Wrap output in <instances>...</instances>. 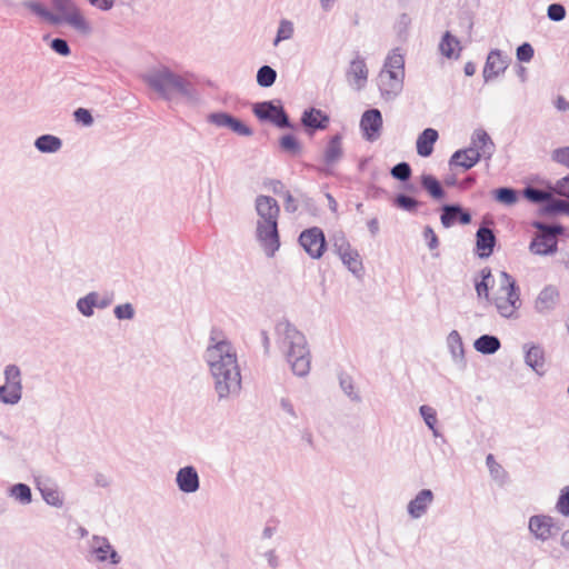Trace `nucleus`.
Wrapping results in <instances>:
<instances>
[{"mask_svg": "<svg viewBox=\"0 0 569 569\" xmlns=\"http://www.w3.org/2000/svg\"><path fill=\"white\" fill-rule=\"evenodd\" d=\"M213 329L210 340L214 343L206 350V361L214 380V390L219 400L238 393L241 389V373L237 361V353L228 340L216 341Z\"/></svg>", "mask_w": 569, "mask_h": 569, "instance_id": "nucleus-1", "label": "nucleus"}, {"mask_svg": "<svg viewBox=\"0 0 569 569\" xmlns=\"http://www.w3.org/2000/svg\"><path fill=\"white\" fill-rule=\"evenodd\" d=\"M142 79L150 89L166 101H173L178 98L188 101H196L198 99V91L194 84L167 66L151 69L143 74Z\"/></svg>", "mask_w": 569, "mask_h": 569, "instance_id": "nucleus-2", "label": "nucleus"}, {"mask_svg": "<svg viewBox=\"0 0 569 569\" xmlns=\"http://www.w3.org/2000/svg\"><path fill=\"white\" fill-rule=\"evenodd\" d=\"M254 208L259 217L257 221L256 239L266 254L273 257L276 251L280 248V234L278 229L280 206L274 198L260 194L256 198Z\"/></svg>", "mask_w": 569, "mask_h": 569, "instance_id": "nucleus-3", "label": "nucleus"}, {"mask_svg": "<svg viewBox=\"0 0 569 569\" xmlns=\"http://www.w3.org/2000/svg\"><path fill=\"white\" fill-rule=\"evenodd\" d=\"M276 332L283 337V343L288 346L286 357L293 375L306 377L310 371L311 356L305 335L287 319L276 325Z\"/></svg>", "mask_w": 569, "mask_h": 569, "instance_id": "nucleus-4", "label": "nucleus"}, {"mask_svg": "<svg viewBox=\"0 0 569 569\" xmlns=\"http://www.w3.org/2000/svg\"><path fill=\"white\" fill-rule=\"evenodd\" d=\"M531 227L538 232L532 237L529 250L537 256H551L558 251V236L566 232L560 223L549 224L541 220H533Z\"/></svg>", "mask_w": 569, "mask_h": 569, "instance_id": "nucleus-5", "label": "nucleus"}, {"mask_svg": "<svg viewBox=\"0 0 569 569\" xmlns=\"http://www.w3.org/2000/svg\"><path fill=\"white\" fill-rule=\"evenodd\" d=\"M22 6L29 9L33 14L40 17L53 26H59L62 22H67L82 34H89L92 31L90 23L77 7L72 11L66 12L64 16H59L52 13L47 7L36 0H26L22 2Z\"/></svg>", "mask_w": 569, "mask_h": 569, "instance_id": "nucleus-6", "label": "nucleus"}, {"mask_svg": "<svg viewBox=\"0 0 569 569\" xmlns=\"http://www.w3.org/2000/svg\"><path fill=\"white\" fill-rule=\"evenodd\" d=\"M252 113L260 122L271 123L278 129H293L281 100H264L252 104Z\"/></svg>", "mask_w": 569, "mask_h": 569, "instance_id": "nucleus-7", "label": "nucleus"}, {"mask_svg": "<svg viewBox=\"0 0 569 569\" xmlns=\"http://www.w3.org/2000/svg\"><path fill=\"white\" fill-rule=\"evenodd\" d=\"M342 139L343 136L340 132H337L329 137L322 153V164H308V167L318 172L319 174H323L327 177L333 176L335 166H337L340 162L345 154Z\"/></svg>", "mask_w": 569, "mask_h": 569, "instance_id": "nucleus-8", "label": "nucleus"}, {"mask_svg": "<svg viewBox=\"0 0 569 569\" xmlns=\"http://www.w3.org/2000/svg\"><path fill=\"white\" fill-rule=\"evenodd\" d=\"M4 385L0 386V402L17 405L22 398V373L17 365H8L3 370Z\"/></svg>", "mask_w": 569, "mask_h": 569, "instance_id": "nucleus-9", "label": "nucleus"}, {"mask_svg": "<svg viewBox=\"0 0 569 569\" xmlns=\"http://www.w3.org/2000/svg\"><path fill=\"white\" fill-rule=\"evenodd\" d=\"M298 241L312 259H320L328 247L325 232L319 227H310L301 231Z\"/></svg>", "mask_w": 569, "mask_h": 569, "instance_id": "nucleus-10", "label": "nucleus"}, {"mask_svg": "<svg viewBox=\"0 0 569 569\" xmlns=\"http://www.w3.org/2000/svg\"><path fill=\"white\" fill-rule=\"evenodd\" d=\"M207 122L218 128H227L241 137H250L253 130L241 119L227 111H216L207 116Z\"/></svg>", "mask_w": 569, "mask_h": 569, "instance_id": "nucleus-11", "label": "nucleus"}, {"mask_svg": "<svg viewBox=\"0 0 569 569\" xmlns=\"http://www.w3.org/2000/svg\"><path fill=\"white\" fill-rule=\"evenodd\" d=\"M440 222L445 229H449L455 224L467 226L472 221V214L469 209L459 202L443 203L439 208Z\"/></svg>", "mask_w": 569, "mask_h": 569, "instance_id": "nucleus-12", "label": "nucleus"}, {"mask_svg": "<svg viewBox=\"0 0 569 569\" xmlns=\"http://www.w3.org/2000/svg\"><path fill=\"white\" fill-rule=\"evenodd\" d=\"M383 119L382 113L377 108L366 110L360 119V130L362 137L370 142L379 139L382 130Z\"/></svg>", "mask_w": 569, "mask_h": 569, "instance_id": "nucleus-13", "label": "nucleus"}, {"mask_svg": "<svg viewBox=\"0 0 569 569\" xmlns=\"http://www.w3.org/2000/svg\"><path fill=\"white\" fill-rule=\"evenodd\" d=\"M305 132L312 137L317 131L326 130L330 124V117L321 109L309 107L303 110L300 118Z\"/></svg>", "mask_w": 569, "mask_h": 569, "instance_id": "nucleus-14", "label": "nucleus"}, {"mask_svg": "<svg viewBox=\"0 0 569 569\" xmlns=\"http://www.w3.org/2000/svg\"><path fill=\"white\" fill-rule=\"evenodd\" d=\"M510 60V57L508 54H503L501 50H490L482 70L485 82H489L502 74L508 68Z\"/></svg>", "mask_w": 569, "mask_h": 569, "instance_id": "nucleus-15", "label": "nucleus"}, {"mask_svg": "<svg viewBox=\"0 0 569 569\" xmlns=\"http://www.w3.org/2000/svg\"><path fill=\"white\" fill-rule=\"evenodd\" d=\"M480 160L481 154L479 149L467 147L456 150L451 154L448 164L451 170L453 168H461L463 171H468L473 168Z\"/></svg>", "mask_w": 569, "mask_h": 569, "instance_id": "nucleus-16", "label": "nucleus"}, {"mask_svg": "<svg viewBox=\"0 0 569 569\" xmlns=\"http://www.w3.org/2000/svg\"><path fill=\"white\" fill-rule=\"evenodd\" d=\"M92 541V553L96 555L99 562L109 561L111 565H119L121 562L120 555L107 537L94 535Z\"/></svg>", "mask_w": 569, "mask_h": 569, "instance_id": "nucleus-17", "label": "nucleus"}, {"mask_svg": "<svg viewBox=\"0 0 569 569\" xmlns=\"http://www.w3.org/2000/svg\"><path fill=\"white\" fill-rule=\"evenodd\" d=\"M176 485L183 493H194L200 488V478L196 467L189 465L180 468L176 473Z\"/></svg>", "mask_w": 569, "mask_h": 569, "instance_id": "nucleus-18", "label": "nucleus"}, {"mask_svg": "<svg viewBox=\"0 0 569 569\" xmlns=\"http://www.w3.org/2000/svg\"><path fill=\"white\" fill-rule=\"evenodd\" d=\"M497 244V237L492 229L480 226L476 232V252L479 258H489Z\"/></svg>", "mask_w": 569, "mask_h": 569, "instance_id": "nucleus-19", "label": "nucleus"}, {"mask_svg": "<svg viewBox=\"0 0 569 569\" xmlns=\"http://www.w3.org/2000/svg\"><path fill=\"white\" fill-rule=\"evenodd\" d=\"M525 363L531 368L538 376L546 373L545 368V349L538 343H525Z\"/></svg>", "mask_w": 569, "mask_h": 569, "instance_id": "nucleus-20", "label": "nucleus"}, {"mask_svg": "<svg viewBox=\"0 0 569 569\" xmlns=\"http://www.w3.org/2000/svg\"><path fill=\"white\" fill-rule=\"evenodd\" d=\"M433 492L430 489L420 490L416 497L409 501L407 511L413 519L421 518L428 510L429 506L433 501Z\"/></svg>", "mask_w": 569, "mask_h": 569, "instance_id": "nucleus-21", "label": "nucleus"}, {"mask_svg": "<svg viewBox=\"0 0 569 569\" xmlns=\"http://www.w3.org/2000/svg\"><path fill=\"white\" fill-rule=\"evenodd\" d=\"M438 139L439 133L436 129L426 128L422 130L416 141L417 153L422 158L430 157L433 152V147Z\"/></svg>", "mask_w": 569, "mask_h": 569, "instance_id": "nucleus-22", "label": "nucleus"}, {"mask_svg": "<svg viewBox=\"0 0 569 569\" xmlns=\"http://www.w3.org/2000/svg\"><path fill=\"white\" fill-rule=\"evenodd\" d=\"M550 516L535 515L529 518V531L539 540L547 541L550 538Z\"/></svg>", "mask_w": 569, "mask_h": 569, "instance_id": "nucleus-23", "label": "nucleus"}, {"mask_svg": "<svg viewBox=\"0 0 569 569\" xmlns=\"http://www.w3.org/2000/svg\"><path fill=\"white\" fill-rule=\"evenodd\" d=\"M447 343L453 362L460 368H465V348L460 333L457 330H452L447 337Z\"/></svg>", "mask_w": 569, "mask_h": 569, "instance_id": "nucleus-24", "label": "nucleus"}, {"mask_svg": "<svg viewBox=\"0 0 569 569\" xmlns=\"http://www.w3.org/2000/svg\"><path fill=\"white\" fill-rule=\"evenodd\" d=\"M473 348L481 355L490 356L501 348V342L497 336L485 333L475 340Z\"/></svg>", "mask_w": 569, "mask_h": 569, "instance_id": "nucleus-25", "label": "nucleus"}, {"mask_svg": "<svg viewBox=\"0 0 569 569\" xmlns=\"http://www.w3.org/2000/svg\"><path fill=\"white\" fill-rule=\"evenodd\" d=\"M339 258L355 277H357L358 279L362 278L365 273V268L358 250L352 248L339 254Z\"/></svg>", "mask_w": 569, "mask_h": 569, "instance_id": "nucleus-26", "label": "nucleus"}, {"mask_svg": "<svg viewBox=\"0 0 569 569\" xmlns=\"http://www.w3.org/2000/svg\"><path fill=\"white\" fill-rule=\"evenodd\" d=\"M420 184L423 190L435 200L446 198V191L441 182L431 173H423L420 177Z\"/></svg>", "mask_w": 569, "mask_h": 569, "instance_id": "nucleus-27", "label": "nucleus"}, {"mask_svg": "<svg viewBox=\"0 0 569 569\" xmlns=\"http://www.w3.org/2000/svg\"><path fill=\"white\" fill-rule=\"evenodd\" d=\"M559 297V291L556 287L549 284L546 286L536 300V309L538 312H543L546 310H551L555 308L557 299Z\"/></svg>", "mask_w": 569, "mask_h": 569, "instance_id": "nucleus-28", "label": "nucleus"}, {"mask_svg": "<svg viewBox=\"0 0 569 569\" xmlns=\"http://www.w3.org/2000/svg\"><path fill=\"white\" fill-rule=\"evenodd\" d=\"M500 290H506V293H507L506 298L513 305H517L518 308H520L521 300H520L519 286L517 284V281L515 280V278L506 271L501 272Z\"/></svg>", "mask_w": 569, "mask_h": 569, "instance_id": "nucleus-29", "label": "nucleus"}, {"mask_svg": "<svg viewBox=\"0 0 569 569\" xmlns=\"http://www.w3.org/2000/svg\"><path fill=\"white\" fill-rule=\"evenodd\" d=\"M378 87L381 98L385 101H392L402 92L403 82L382 79L378 76Z\"/></svg>", "mask_w": 569, "mask_h": 569, "instance_id": "nucleus-30", "label": "nucleus"}, {"mask_svg": "<svg viewBox=\"0 0 569 569\" xmlns=\"http://www.w3.org/2000/svg\"><path fill=\"white\" fill-rule=\"evenodd\" d=\"M34 147L42 153H54L62 147V140L53 134L46 133L34 140Z\"/></svg>", "mask_w": 569, "mask_h": 569, "instance_id": "nucleus-31", "label": "nucleus"}, {"mask_svg": "<svg viewBox=\"0 0 569 569\" xmlns=\"http://www.w3.org/2000/svg\"><path fill=\"white\" fill-rule=\"evenodd\" d=\"M492 199L501 204L511 207L519 200V191L512 187H499L491 191Z\"/></svg>", "mask_w": 569, "mask_h": 569, "instance_id": "nucleus-32", "label": "nucleus"}, {"mask_svg": "<svg viewBox=\"0 0 569 569\" xmlns=\"http://www.w3.org/2000/svg\"><path fill=\"white\" fill-rule=\"evenodd\" d=\"M566 209L567 202L552 197L550 193V198L541 203L538 212L540 216L553 217L561 213L566 214Z\"/></svg>", "mask_w": 569, "mask_h": 569, "instance_id": "nucleus-33", "label": "nucleus"}, {"mask_svg": "<svg viewBox=\"0 0 569 569\" xmlns=\"http://www.w3.org/2000/svg\"><path fill=\"white\" fill-rule=\"evenodd\" d=\"M392 204L409 213H416L421 206V202L407 193L400 192L393 197Z\"/></svg>", "mask_w": 569, "mask_h": 569, "instance_id": "nucleus-34", "label": "nucleus"}, {"mask_svg": "<svg viewBox=\"0 0 569 569\" xmlns=\"http://www.w3.org/2000/svg\"><path fill=\"white\" fill-rule=\"evenodd\" d=\"M480 279H475V289L479 298L489 299L490 281H492V273L489 267H485L479 272Z\"/></svg>", "mask_w": 569, "mask_h": 569, "instance_id": "nucleus-35", "label": "nucleus"}, {"mask_svg": "<svg viewBox=\"0 0 569 569\" xmlns=\"http://www.w3.org/2000/svg\"><path fill=\"white\" fill-rule=\"evenodd\" d=\"M96 298H98V292L91 291L77 300V309L83 317L90 318L93 316L97 306Z\"/></svg>", "mask_w": 569, "mask_h": 569, "instance_id": "nucleus-36", "label": "nucleus"}, {"mask_svg": "<svg viewBox=\"0 0 569 569\" xmlns=\"http://www.w3.org/2000/svg\"><path fill=\"white\" fill-rule=\"evenodd\" d=\"M348 76H352L357 82H366L368 78V69L363 58L359 54L350 62Z\"/></svg>", "mask_w": 569, "mask_h": 569, "instance_id": "nucleus-37", "label": "nucleus"}, {"mask_svg": "<svg viewBox=\"0 0 569 569\" xmlns=\"http://www.w3.org/2000/svg\"><path fill=\"white\" fill-rule=\"evenodd\" d=\"M277 76L278 73L276 69L268 64H263L258 69L256 80L259 87L270 88L274 84Z\"/></svg>", "mask_w": 569, "mask_h": 569, "instance_id": "nucleus-38", "label": "nucleus"}, {"mask_svg": "<svg viewBox=\"0 0 569 569\" xmlns=\"http://www.w3.org/2000/svg\"><path fill=\"white\" fill-rule=\"evenodd\" d=\"M419 413L422 417L427 427L432 431L433 437H442V435L437 428V411L428 405H422L419 408Z\"/></svg>", "mask_w": 569, "mask_h": 569, "instance_id": "nucleus-39", "label": "nucleus"}, {"mask_svg": "<svg viewBox=\"0 0 569 569\" xmlns=\"http://www.w3.org/2000/svg\"><path fill=\"white\" fill-rule=\"evenodd\" d=\"M460 44L457 37H455L450 31H446L440 40L439 50L442 56L448 59H451L455 56V47Z\"/></svg>", "mask_w": 569, "mask_h": 569, "instance_id": "nucleus-40", "label": "nucleus"}, {"mask_svg": "<svg viewBox=\"0 0 569 569\" xmlns=\"http://www.w3.org/2000/svg\"><path fill=\"white\" fill-rule=\"evenodd\" d=\"M522 196L529 202L541 206L543 201L550 198V192L533 186H527L522 190Z\"/></svg>", "mask_w": 569, "mask_h": 569, "instance_id": "nucleus-41", "label": "nucleus"}, {"mask_svg": "<svg viewBox=\"0 0 569 569\" xmlns=\"http://www.w3.org/2000/svg\"><path fill=\"white\" fill-rule=\"evenodd\" d=\"M279 147L282 151L292 156L301 152V143L292 133H286L279 139Z\"/></svg>", "mask_w": 569, "mask_h": 569, "instance_id": "nucleus-42", "label": "nucleus"}, {"mask_svg": "<svg viewBox=\"0 0 569 569\" xmlns=\"http://www.w3.org/2000/svg\"><path fill=\"white\" fill-rule=\"evenodd\" d=\"M10 495L22 505H28L32 501L31 488L22 482L11 486Z\"/></svg>", "mask_w": 569, "mask_h": 569, "instance_id": "nucleus-43", "label": "nucleus"}, {"mask_svg": "<svg viewBox=\"0 0 569 569\" xmlns=\"http://www.w3.org/2000/svg\"><path fill=\"white\" fill-rule=\"evenodd\" d=\"M390 174L393 179H396L402 183H406L410 180V178L412 176V169H411L410 163H408L406 161H401L391 168Z\"/></svg>", "mask_w": 569, "mask_h": 569, "instance_id": "nucleus-44", "label": "nucleus"}, {"mask_svg": "<svg viewBox=\"0 0 569 569\" xmlns=\"http://www.w3.org/2000/svg\"><path fill=\"white\" fill-rule=\"evenodd\" d=\"M293 36V23L287 19H282L279 23L273 46L277 47L281 41L288 40Z\"/></svg>", "mask_w": 569, "mask_h": 569, "instance_id": "nucleus-45", "label": "nucleus"}, {"mask_svg": "<svg viewBox=\"0 0 569 569\" xmlns=\"http://www.w3.org/2000/svg\"><path fill=\"white\" fill-rule=\"evenodd\" d=\"M339 385L342 391L356 402L361 401V397L355 391L353 380L349 375H339Z\"/></svg>", "mask_w": 569, "mask_h": 569, "instance_id": "nucleus-46", "label": "nucleus"}, {"mask_svg": "<svg viewBox=\"0 0 569 569\" xmlns=\"http://www.w3.org/2000/svg\"><path fill=\"white\" fill-rule=\"evenodd\" d=\"M495 306L500 316L505 318H511L515 315V312L519 309L517 305L510 302L506 297L496 298Z\"/></svg>", "mask_w": 569, "mask_h": 569, "instance_id": "nucleus-47", "label": "nucleus"}, {"mask_svg": "<svg viewBox=\"0 0 569 569\" xmlns=\"http://www.w3.org/2000/svg\"><path fill=\"white\" fill-rule=\"evenodd\" d=\"M385 68L405 70V57L400 53V49H393L386 58Z\"/></svg>", "mask_w": 569, "mask_h": 569, "instance_id": "nucleus-48", "label": "nucleus"}, {"mask_svg": "<svg viewBox=\"0 0 569 569\" xmlns=\"http://www.w3.org/2000/svg\"><path fill=\"white\" fill-rule=\"evenodd\" d=\"M556 510L563 517H569V486L563 487L560 490Z\"/></svg>", "mask_w": 569, "mask_h": 569, "instance_id": "nucleus-49", "label": "nucleus"}, {"mask_svg": "<svg viewBox=\"0 0 569 569\" xmlns=\"http://www.w3.org/2000/svg\"><path fill=\"white\" fill-rule=\"evenodd\" d=\"M113 315L118 320H131L133 319L136 311L130 302L118 305L113 309Z\"/></svg>", "mask_w": 569, "mask_h": 569, "instance_id": "nucleus-50", "label": "nucleus"}, {"mask_svg": "<svg viewBox=\"0 0 569 569\" xmlns=\"http://www.w3.org/2000/svg\"><path fill=\"white\" fill-rule=\"evenodd\" d=\"M41 496L43 500L53 507H61L63 505V500L60 497V493L58 490L52 488H42L40 489Z\"/></svg>", "mask_w": 569, "mask_h": 569, "instance_id": "nucleus-51", "label": "nucleus"}, {"mask_svg": "<svg viewBox=\"0 0 569 569\" xmlns=\"http://www.w3.org/2000/svg\"><path fill=\"white\" fill-rule=\"evenodd\" d=\"M332 249L339 256L350 249H352L350 242L346 238L343 232H338L332 239Z\"/></svg>", "mask_w": 569, "mask_h": 569, "instance_id": "nucleus-52", "label": "nucleus"}, {"mask_svg": "<svg viewBox=\"0 0 569 569\" xmlns=\"http://www.w3.org/2000/svg\"><path fill=\"white\" fill-rule=\"evenodd\" d=\"M535 56V49L529 42H522L517 47L516 57L519 62H530Z\"/></svg>", "mask_w": 569, "mask_h": 569, "instance_id": "nucleus-53", "label": "nucleus"}, {"mask_svg": "<svg viewBox=\"0 0 569 569\" xmlns=\"http://www.w3.org/2000/svg\"><path fill=\"white\" fill-rule=\"evenodd\" d=\"M50 48L61 57H69L71 54V48L68 41L63 38H53L49 43Z\"/></svg>", "mask_w": 569, "mask_h": 569, "instance_id": "nucleus-54", "label": "nucleus"}, {"mask_svg": "<svg viewBox=\"0 0 569 569\" xmlns=\"http://www.w3.org/2000/svg\"><path fill=\"white\" fill-rule=\"evenodd\" d=\"M547 17L555 22H560L566 18V8L563 4L555 2L548 6Z\"/></svg>", "mask_w": 569, "mask_h": 569, "instance_id": "nucleus-55", "label": "nucleus"}, {"mask_svg": "<svg viewBox=\"0 0 569 569\" xmlns=\"http://www.w3.org/2000/svg\"><path fill=\"white\" fill-rule=\"evenodd\" d=\"M491 141L490 136L483 129H477L473 131L471 136V143L469 147L473 148H480L485 147L488 148V142Z\"/></svg>", "mask_w": 569, "mask_h": 569, "instance_id": "nucleus-56", "label": "nucleus"}, {"mask_svg": "<svg viewBox=\"0 0 569 569\" xmlns=\"http://www.w3.org/2000/svg\"><path fill=\"white\" fill-rule=\"evenodd\" d=\"M73 118L76 122L81 123L84 127H90L94 121L91 111L86 108L76 109L73 111Z\"/></svg>", "mask_w": 569, "mask_h": 569, "instance_id": "nucleus-57", "label": "nucleus"}, {"mask_svg": "<svg viewBox=\"0 0 569 569\" xmlns=\"http://www.w3.org/2000/svg\"><path fill=\"white\" fill-rule=\"evenodd\" d=\"M379 77L382 79H390L398 82H403L405 70L385 68L380 71Z\"/></svg>", "mask_w": 569, "mask_h": 569, "instance_id": "nucleus-58", "label": "nucleus"}, {"mask_svg": "<svg viewBox=\"0 0 569 569\" xmlns=\"http://www.w3.org/2000/svg\"><path fill=\"white\" fill-rule=\"evenodd\" d=\"M422 236L427 242V246L430 250H435L439 247V239L436 234L435 230L430 226H426L423 228Z\"/></svg>", "mask_w": 569, "mask_h": 569, "instance_id": "nucleus-59", "label": "nucleus"}, {"mask_svg": "<svg viewBox=\"0 0 569 569\" xmlns=\"http://www.w3.org/2000/svg\"><path fill=\"white\" fill-rule=\"evenodd\" d=\"M54 10L64 16L66 12L72 11L77 6L73 0H51Z\"/></svg>", "mask_w": 569, "mask_h": 569, "instance_id": "nucleus-60", "label": "nucleus"}, {"mask_svg": "<svg viewBox=\"0 0 569 569\" xmlns=\"http://www.w3.org/2000/svg\"><path fill=\"white\" fill-rule=\"evenodd\" d=\"M552 160L569 168V146L553 150Z\"/></svg>", "mask_w": 569, "mask_h": 569, "instance_id": "nucleus-61", "label": "nucleus"}, {"mask_svg": "<svg viewBox=\"0 0 569 569\" xmlns=\"http://www.w3.org/2000/svg\"><path fill=\"white\" fill-rule=\"evenodd\" d=\"M486 465L490 471V475L495 478V479H498L500 473H505V470L503 468L501 467V465H499L496 460H495V457L492 453H489L487 457H486Z\"/></svg>", "mask_w": 569, "mask_h": 569, "instance_id": "nucleus-62", "label": "nucleus"}, {"mask_svg": "<svg viewBox=\"0 0 569 569\" xmlns=\"http://www.w3.org/2000/svg\"><path fill=\"white\" fill-rule=\"evenodd\" d=\"M411 24V18L408 13H401L395 24V29L397 30L398 34L401 36L402 33H407L409 27Z\"/></svg>", "mask_w": 569, "mask_h": 569, "instance_id": "nucleus-63", "label": "nucleus"}, {"mask_svg": "<svg viewBox=\"0 0 569 569\" xmlns=\"http://www.w3.org/2000/svg\"><path fill=\"white\" fill-rule=\"evenodd\" d=\"M300 202L306 209V211L309 212L310 214L316 216L318 213V206L313 198L309 197L306 193H301Z\"/></svg>", "mask_w": 569, "mask_h": 569, "instance_id": "nucleus-64", "label": "nucleus"}]
</instances>
